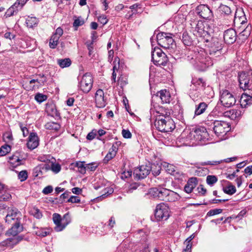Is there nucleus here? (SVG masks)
<instances>
[{"label": "nucleus", "instance_id": "37998d69", "mask_svg": "<svg viewBox=\"0 0 252 252\" xmlns=\"http://www.w3.org/2000/svg\"><path fill=\"white\" fill-rule=\"evenodd\" d=\"M169 189L165 188L160 189V196L159 199L160 200L165 201V198H167Z\"/></svg>", "mask_w": 252, "mask_h": 252}, {"label": "nucleus", "instance_id": "6e6d98bb", "mask_svg": "<svg viewBox=\"0 0 252 252\" xmlns=\"http://www.w3.org/2000/svg\"><path fill=\"white\" fill-rule=\"evenodd\" d=\"M115 156L114 155V153H112L109 152L103 159L104 163H107L110 159L113 158Z\"/></svg>", "mask_w": 252, "mask_h": 252}, {"label": "nucleus", "instance_id": "864d4df0", "mask_svg": "<svg viewBox=\"0 0 252 252\" xmlns=\"http://www.w3.org/2000/svg\"><path fill=\"white\" fill-rule=\"evenodd\" d=\"M151 192L152 193L154 197H158V199L159 198L160 189H157L156 188H153L151 189Z\"/></svg>", "mask_w": 252, "mask_h": 252}, {"label": "nucleus", "instance_id": "2eb2a0df", "mask_svg": "<svg viewBox=\"0 0 252 252\" xmlns=\"http://www.w3.org/2000/svg\"><path fill=\"white\" fill-rule=\"evenodd\" d=\"M151 169L150 166L143 165L134 170L133 175L138 180L144 179L149 175Z\"/></svg>", "mask_w": 252, "mask_h": 252}, {"label": "nucleus", "instance_id": "473e14b6", "mask_svg": "<svg viewBox=\"0 0 252 252\" xmlns=\"http://www.w3.org/2000/svg\"><path fill=\"white\" fill-rule=\"evenodd\" d=\"M53 220L54 223L56 224L55 229L56 231V228L58 226L62 227V219L60 215L54 213L53 215Z\"/></svg>", "mask_w": 252, "mask_h": 252}, {"label": "nucleus", "instance_id": "680f3d73", "mask_svg": "<svg viewBox=\"0 0 252 252\" xmlns=\"http://www.w3.org/2000/svg\"><path fill=\"white\" fill-rule=\"evenodd\" d=\"M114 190L112 188H106L105 189V193L101 195L100 197L104 198L106 196L112 194Z\"/></svg>", "mask_w": 252, "mask_h": 252}, {"label": "nucleus", "instance_id": "0eeeda50", "mask_svg": "<svg viewBox=\"0 0 252 252\" xmlns=\"http://www.w3.org/2000/svg\"><path fill=\"white\" fill-rule=\"evenodd\" d=\"M195 25L194 34L196 36L202 37L205 38L213 32V29L207 22L198 21Z\"/></svg>", "mask_w": 252, "mask_h": 252}, {"label": "nucleus", "instance_id": "423d86ee", "mask_svg": "<svg viewBox=\"0 0 252 252\" xmlns=\"http://www.w3.org/2000/svg\"><path fill=\"white\" fill-rule=\"evenodd\" d=\"M79 89L84 93H88L92 88L93 79L89 73L78 77Z\"/></svg>", "mask_w": 252, "mask_h": 252}, {"label": "nucleus", "instance_id": "ddd939ff", "mask_svg": "<svg viewBox=\"0 0 252 252\" xmlns=\"http://www.w3.org/2000/svg\"><path fill=\"white\" fill-rule=\"evenodd\" d=\"M219 11L221 16L225 21V24L230 25L233 21V15L232 11L230 6L225 4H221L219 7Z\"/></svg>", "mask_w": 252, "mask_h": 252}, {"label": "nucleus", "instance_id": "aec40b11", "mask_svg": "<svg viewBox=\"0 0 252 252\" xmlns=\"http://www.w3.org/2000/svg\"><path fill=\"white\" fill-rule=\"evenodd\" d=\"M175 127H155L152 129L153 135L157 134L161 136L164 137L167 134H170L174 129Z\"/></svg>", "mask_w": 252, "mask_h": 252}, {"label": "nucleus", "instance_id": "9d476101", "mask_svg": "<svg viewBox=\"0 0 252 252\" xmlns=\"http://www.w3.org/2000/svg\"><path fill=\"white\" fill-rule=\"evenodd\" d=\"M22 215L20 211L15 207H8L7 214L5 216V222L9 224H12L21 222Z\"/></svg>", "mask_w": 252, "mask_h": 252}, {"label": "nucleus", "instance_id": "cd10ccee", "mask_svg": "<svg viewBox=\"0 0 252 252\" xmlns=\"http://www.w3.org/2000/svg\"><path fill=\"white\" fill-rule=\"evenodd\" d=\"M62 219V227H60V226H58L56 228V231L59 232L62 231L71 221V219L68 213L65 214Z\"/></svg>", "mask_w": 252, "mask_h": 252}, {"label": "nucleus", "instance_id": "f03ea898", "mask_svg": "<svg viewBox=\"0 0 252 252\" xmlns=\"http://www.w3.org/2000/svg\"><path fill=\"white\" fill-rule=\"evenodd\" d=\"M12 226L9 229L6 235L7 236H13V237L7 238L0 243L2 247H13L14 245L18 244L23 239L22 236H17L19 233L23 230V226L21 222L11 224Z\"/></svg>", "mask_w": 252, "mask_h": 252}, {"label": "nucleus", "instance_id": "bb28decb", "mask_svg": "<svg viewBox=\"0 0 252 252\" xmlns=\"http://www.w3.org/2000/svg\"><path fill=\"white\" fill-rule=\"evenodd\" d=\"M230 127H213V131L217 136H224L228 132Z\"/></svg>", "mask_w": 252, "mask_h": 252}, {"label": "nucleus", "instance_id": "c9c22d12", "mask_svg": "<svg viewBox=\"0 0 252 252\" xmlns=\"http://www.w3.org/2000/svg\"><path fill=\"white\" fill-rule=\"evenodd\" d=\"M58 63L61 67L64 68L69 66L71 63V62L69 58H65L58 60Z\"/></svg>", "mask_w": 252, "mask_h": 252}, {"label": "nucleus", "instance_id": "7c9ffc66", "mask_svg": "<svg viewBox=\"0 0 252 252\" xmlns=\"http://www.w3.org/2000/svg\"><path fill=\"white\" fill-rule=\"evenodd\" d=\"M38 23V20L34 17H28L26 19V24L27 27L30 28H32L37 26Z\"/></svg>", "mask_w": 252, "mask_h": 252}, {"label": "nucleus", "instance_id": "4c0bfd02", "mask_svg": "<svg viewBox=\"0 0 252 252\" xmlns=\"http://www.w3.org/2000/svg\"><path fill=\"white\" fill-rule=\"evenodd\" d=\"M191 83L192 84L194 85L195 86H201L202 88L205 87L206 86V83L202 78H192L191 80Z\"/></svg>", "mask_w": 252, "mask_h": 252}, {"label": "nucleus", "instance_id": "f3484780", "mask_svg": "<svg viewBox=\"0 0 252 252\" xmlns=\"http://www.w3.org/2000/svg\"><path fill=\"white\" fill-rule=\"evenodd\" d=\"M237 34L233 29L226 30L223 33V38L225 43L231 44L234 43L236 40Z\"/></svg>", "mask_w": 252, "mask_h": 252}, {"label": "nucleus", "instance_id": "4be33fe9", "mask_svg": "<svg viewBox=\"0 0 252 252\" xmlns=\"http://www.w3.org/2000/svg\"><path fill=\"white\" fill-rule=\"evenodd\" d=\"M156 96H159L161 102L163 103H169L170 101V94L169 92L166 90H162L158 92Z\"/></svg>", "mask_w": 252, "mask_h": 252}, {"label": "nucleus", "instance_id": "dca6fc26", "mask_svg": "<svg viewBox=\"0 0 252 252\" xmlns=\"http://www.w3.org/2000/svg\"><path fill=\"white\" fill-rule=\"evenodd\" d=\"M96 106L99 108H103L107 104V99L104 97L102 90L98 89L95 94Z\"/></svg>", "mask_w": 252, "mask_h": 252}, {"label": "nucleus", "instance_id": "6e6552de", "mask_svg": "<svg viewBox=\"0 0 252 252\" xmlns=\"http://www.w3.org/2000/svg\"><path fill=\"white\" fill-rule=\"evenodd\" d=\"M239 82L241 89L252 91V72H242L239 74Z\"/></svg>", "mask_w": 252, "mask_h": 252}, {"label": "nucleus", "instance_id": "6ab92c4d", "mask_svg": "<svg viewBox=\"0 0 252 252\" xmlns=\"http://www.w3.org/2000/svg\"><path fill=\"white\" fill-rule=\"evenodd\" d=\"M39 145L38 137L36 133L31 132L29 136L27 143V147L30 150H33Z\"/></svg>", "mask_w": 252, "mask_h": 252}, {"label": "nucleus", "instance_id": "412c9836", "mask_svg": "<svg viewBox=\"0 0 252 252\" xmlns=\"http://www.w3.org/2000/svg\"><path fill=\"white\" fill-rule=\"evenodd\" d=\"M198 184L197 178L196 177H192L189 178L186 185L185 186L184 190L188 193H191L192 190L196 187Z\"/></svg>", "mask_w": 252, "mask_h": 252}, {"label": "nucleus", "instance_id": "3c124183", "mask_svg": "<svg viewBox=\"0 0 252 252\" xmlns=\"http://www.w3.org/2000/svg\"><path fill=\"white\" fill-rule=\"evenodd\" d=\"M3 139L6 142H8L12 140V135L10 132H7L3 134Z\"/></svg>", "mask_w": 252, "mask_h": 252}, {"label": "nucleus", "instance_id": "de8ad7c7", "mask_svg": "<svg viewBox=\"0 0 252 252\" xmlns=\"http://www.w3.org/2000/svg\"><path fill=\"white\" fill-rule=\"evenodd\" d=\"M18 176L21 181H24L28 178V173L26 170L21 171L19 173Z\"/></svg>", "mask_w": 252, "mask_h": 252}, {"label": "nucleus", "instance_id": "5fc2aeb1", "mask_svg": "<svg viewBox=\"0 0 252 252\" xmlns=\"http://www.w3.org/2000/svg\"><path fill=\"white\" fill-rule=\"evenodd\" d=\"M66 202H71V203H80V199L79 197L77 196H71L67 199Z\"/></svg>", "mask_w": 252, "mask_h": 252}, {"label": "nucleus", "instance_id": "20e7f679", "mask_svg": "<svg viewBox=\"0 0 252 252\" xmlns=\"http://www.w3.org/2000/svg\"><path fill=\"white\" fill-rule=\"evenodd\" d=\"M231 23H233L236 27L242 28L243 31L240 33V36H244L247 37L250 34L251 28L248 27L245 28L247 18L242 8H237L236 9Z\"/></svg>", "mask_w": 252, "mask_h": 252}, {"label": "nucleus", "instance_id": "052dcab7", "mask_svg": "<svg viewBox=\"0 0 252 252\" xmlns=\"http://www.w3.org/2000/svg\"><path fill=\"white\" fill-rule=\"evenodd\" d=\"M252 98V93L250 94H244L242 95L241 101H247Z\"/></svg>", "mask_w": 252, "mask_h": 252}, {"label": "nucleus", "instance_id": "79ce46f5", "mask_svg": "<svg viewBox=\"0 0 252 252\" xmlns=\"http://www.w3.org/2000/svg\"><path fill=\"white\" fill-rule=\"evenodd\" d=\"M11 148L8 145H4L0 148V156H4L10 151Z\"/></svg>", "mask_w": 252, "mask_h": 252}, {"label": "nucleus", "instance_id": "4d7b16f0", "mask_svg": "<svg viewBox=\"0 0 252 252\" xmlns=\"http://www.w3.org/2000/svg\"><path fill=\"white\" fill-rule=\"evenodd\" d=\"M51 169L53 172L57 173L61 170V167L59 164H52Z\"/></svg>", "mask_w": 252, "mask_h": 252}, {"label": "nucleus", "instance_id": "69168bd1", "mask_svg": "<svg viewBox=\"0 0 252 252\" xmlns=\"http://www.w3.org/2000/svg\"><path fill=\"white\" fill-rule=\"evenodd\" d=\"M197 189L198 192L202 195H205L206 192V189L202 185H199V186L197 187Z\"/></svg>", "mask_w": 252, "mask_h": 252}, {"label": "nucleus", "instance_id": "9b49d317", "mask_svg": "<svg viewBox=\"0 0 252 252\" xmlns=\"http://www.w3.org/2000/svg\"><path fill=\"white\" fill-rule=\"evenodd\" d=\"M169 207L164 203L157 205L155 211V216L157 221L165 220L169 217Z\"/></svg>", "mask_w": 252, "mask_h": 252}, {"label": "nucleus", "instance_id": "774afa93", "mask_svg": "<svg viewBox=\"0 0 252 252\" xmlns=\"http://www.w3.org/2000/svg\"><path fill=\"white\" fill-rule=\"evenodd\" d=\"M118 84L120 85L122 87L123 86L126 85L127 84V82L123 79V78L122 76L119 77L118 80Z\"/></svg>", "mask_w": 252, "mask_h": 252}, {"label": "nucleus", "instance_id": "09e8293b", "mask_svg": "<svg viewBox=\"0 0 252 252\" xmlns=\"http://www.w3.org/2000/svg\"><path fill=\"white\" fill-rule=\"evenodd\" d=\"M222 211V210L221 209H215L210 210L207 213V216H213L219 214L221 213Z\"/></svg>", "mask_w": 252, "mask_h": 252}, {"label": "nucleus", "instance_id": "c03bdc74", "mask_svg": "<svg viewBox=\"0 0 252 252\" xmlns=\"http://www.w3.org/2000/svg\"><path fill=\"white\" fill-rule=\"evenodd\" d=\"M152 169L151 171L155 176L158 175L160 173L161 167L159 165H156L155 164L151 166Z\"/></svg>", "mask_w": 252, "mask_h": 252}, {"label": "nucleus", "instance_id": "a878e982", "mask_svg": "<svg viewBox=\"0 0 252 252\" xmlns=\"http://www.w3.org/2000/svg\"><path fill=\"white\" fill-rule=\"evenodd\" d=\"M20 5V0H17L16 2L9 7L5 14L6 17H9L13 16L15 13H17L18 11V7Z\"/></svg>", "mask_w": 252, "mask_h": 252}, {"label": "nucleus", "instance_id": "1a4fd4ad", "mask_svg": "<svg viewBox=\"0 0 252 252\" xmlns=\"http://www.w3.org/2000/svg\"><path fill=\"white\" fill-rule=\"evenodd\" d=\"M152 60L155 65L165 66L168 59L161 49L155 47L152 51Z\"/></svg>", "mask_w": 252, "mask_h": 252}, {"label": "nucleus", "instance_id": "58836bf2", "mask_svg": "<svg viewBox=\"0 0 252 252\" xmlns=\"http://www.w3.org/2000/svg\"><path fill=\"white\" fill-rule=\"evenodd\" d=\"M84 161L76 162L75 166L78 167L79 172L81 174H85L86 171V164H85Z\"/></svg>", "mask_w": 252, "mask_h": 252}, {"label": "nucleus", "instance_id": "f704fd0d", "mask_svg": "<svg viewBox=\"0 0 252 252\" xmlns=\"http://www.w3.org/2000/svg\"><path fill=\"white\" fill-rule=\"evenodd\" d=\"M207 105L205 102H201L196 108L195 110V115H199L204 113L206 110Z\"/></svg>", "mask_w": 252, "mask_h": 252}, {"label": "nucleus", "instance_id": "4468645a", "mask_svg": "<svg viewBox=\"0 0 252 252\" xmlns=\"http://www.w3.org/2000/svg\"><path fill=\"white\" fill-rule=\"evenodd\" d=\"M196 13L203 19L211 20L214 17V14L210 7L206 4L198 5L195 10Z\"/></svg>", "mask_w": 252, "mask_h": 252}, {"label": "nucleus", "instance_id": "39448f33", "mask_svg": "<svg viewBox=\"0 0 252 252\" xmlns=\"http://www.w3.org/2000/svg\"><path fill=\"white\" fill-rule=\"evenodd\" d=\"M156 37L158 43L160 46L169 50L171 53L174 51L176 45L172 34L164 32H158Z\"/></svg>", "mask_w": 252, "mask_h": 252}, {"label": "nucleus", "instance_id": "bf43d9fd", "mask_svg": "<svg viewBox=\"0 0 252 252\" xmlns=\"http://www.w3.org/2000/svg\"><path fill=\"white\" fill-rule=\"evenodd\" d=\"M98 20L103 25H105L107 23L108 20L105 15H102L98 17Z\"/></svg>", "mask_w": 252, "mask_h": 252}, {"label": "nucleus", "instance_id": "a211bd4d", "mask_svg": "<svg viewBox=\"0 0 252 252\" xmlns=\"http://www.w3.org/2000/svg\"><path fill=\"white\" fill-rule=\"evenodd\" d=\"M51 166L45 163H41L36 166L33 170V173L35 177H40L44 174L50 170Z\"/></svg>", "mask_w": 252, "mask_h": 252}, {"label": "nucleus", "instance_id": "c756f323", "mask_svg": "<svg viewBox=\"0 0 252 252\" xmlns=\"http://www.w3.org/2000/svg\"><path fill=\"white\" fill-rule=\"evenodd\" d=\"M180 196L177 193L169 190L167 198L165 199V201L175 202L178 200Z\"/></svg>", "mask_w": 252, "mask_h": 252}, {"label": "nucleus", "instance_id": "c85d7f7f", "mask_svg": "<svg viewBox=\"0 0 252 252\" xmlns=\"http://www.w3.org/2000/svg\"><path fill=\"white\" fill-rule=\"evenodd\" d=\"M51 230L48 228H37L34 231L35 234L40 237H45L50 234Z\"/></svg>", "mask_w": 252, "mask_h": 252}, {"label": "nucleus", "instance_id": "a18cd8bd", "mask_svg": "<svg viewBox=\"0 0 252 252\" xmlns=\"http://www.w3.org/2000/svg\"><path fill=\"white\" fill-rule=\"evenodd\" d=\"M121 143L120 141L116 142L112 145L109 152L112 153H114V155L116 156L117 151L118 150V147L121 145Z\"/></svg>", "mask_w": 252, "mask_h": 252}, {"label": "nucleus", "instance_id": "2f4dec72", "mask_svg": "<svg viewBox=\"0 0 252 252\" xmlns=\"http://www.w3.org/2000/svg\"><path fill=\"white\" fill-rule=\"evenodd\" d=\"M182 41L186 46H191L192 44V38L189 36L188 33L186 32H183L182 35Z\"/></svg>", "mask_w": 252, "mask_h": 252}, {"label": "nucleus", "instance_id": "f8f14e48", "mask_svg": "<svg viewBox=\"0 0 252 252\" xmlns=\"http://www.w3.org/2000/svg\"><path fill=\"white\" fill-rule=\"evenodd\" d=\"M220 101L225 107H230L236 103V98L234 95L228 90L222 91L220 94Z\"/></svg>", "mask_w": 252, "mask_h": 252}, {"label": "nucleus", "instance_id": "0e129e2a", "mask_svg": "<svg viewBox=\"0 0 252 252\" xmlns=\"http://www.w3.org/2000/svg\"><path fill=\"white\" fill-rule=\"evenodd\" d=\"M84 23V22L82 20H80L79 19H75L73 23V26L75 27H78L79 26H82Z\"/></svg>", "mask_w": 252, "mask_h": 252}, {"label": "nucleus", "instance_id": "603ef678", "mask_svg": "<svg viewBox=\"0 0 252 252\" xmlns=\"http://www.w3.org/2000/svg\"><path fill=\"white\" fill-rule=\"evenodd\" d=\"M139 186V184L138 183H134L131 184L128 187L127 192L128 193H131L134 190L136 189Z\"/></svg>", "mask_w": 252, "mask_h": 252}, {"label": "nucleus", "instance_id": "5701e85b", "mask_svg": "<svg viewBox=\"0 0 252 252\" xmlns=\"http://www.w3.org/2000/svg\"><path fill=\"white\" fill-rule=\"evenodd\" d=\"M237 159V157H232L230 158H226L224 160H213V161H206L202 162L201 163V165L202 166H205L208 165H216L221 163L222 161H224L225 162H230L233 161H235Z\"/></svg>", "mask_w": 252, "mask_h": 252}, {"label": "nucleus", "instance_id": "49530a36", "mask_svg": "<svg viewBox=\"0 0 252 252\" xmlns=\"http://www.w3.org/2000/svg\"><path fill=\"white\" fill-rule=\"evenodd\" d=\"M47 97L46 95L42 94H37L35 95V99L39 103H41L47 99Z\"/></svg>", "mask_w": 252, "mask_h": 252}, {"label": "nucleus", "instance_id": "a19ab883", "mask_svg": "<svg viewBox=\"0 0 252 252\" xmlns=\"http://www.w3.org/2000/svg\"><path fill=\"white\" fill-rule=\"evenodd\" d=\"M218 181V178L214 175H208L206 178L207 183L211 186H213Z\"/></svg>", "mask_w": 252, "mask_h": 252}, {"label": "nucleus", "instance_id": "b1692460", "mask_svg": "<svg viewBox=\"0 0 252 252\" xmlns=\"http://www.w3.org/2000/svg\"><path fill=\"white\" fill-rule=\"evenodd\" d=\"M23 159L20 152H16L14 155L9 157L10 162L12 164H15V166L19 165L21 164V161Z\"/></svg>", "mask_w": 252, "mask_h": 252}, {"label": "nucleus", "instance_id": "13d9d810", "mask_svg": "<svg viewBox=\"0 0 252 252\" xmlns=\"http://www.w3.org/2000/svg\"><path fill=\"white\" fill-rule=\"evenodd\" d=\"M123 136L125 138H130L131 137V133L128 129H123L122 131Z\"/></svg>", "mask_w": 252, "mask_h": 252}, {"label": "nucleus", "instance_id": "393cba45", "mask_svg": "<svg viewBox=\"0 0 252 252\" xmlns=\"http://www.w3.org/2000/svg\"><path fill=\"white\" fill-rule=\"evenodd\" d=\"M45 110L49 115L52 117H58L60 115L55 105L53 103H47L46 105Z\"/></svg>", "mask_w": 252, "mask_h": 252}, {"label": "nucleus", "instance_id": "e2e57ef3", "mask_svg": "<svg viewBox=\"0 0 252 252\" xmlns=\"http://www.w3.org/2000/svg\"><path fill=\"white\" fill-rule=\"evenodd\" d=\"M53 190V189L52 186H48L44 188V189L42 190L43 193L44 194H48L49 193H51Z\"/></svg>", "mask_w": 252, "mask_h": 252}, {"label": "nucleus", "instance_id": "7ed1b4c3", "mask_svg": "<svg viewBox=\"0 0 252 252\" xmlns=\"http://www.w3.org/2000/svg\"><path fill=\"white\" fill-rule=\"evenodd\" d=\"M210 138L209 134L205 127L192 128L187 138L190 140L191 145H204Z\"/></svg>", "mask_w": 252, "mask_h": 252}, {"label": "nucleus", "instance_id": "f257e3e1", "mask_svg": "<svg viewBox=\"0 0 252 252\" xmlns=\"http://www.w3.org/2000/svg\"><path fill=\"white\" fill-rule=\"evenodd\" d=\"M222 44L221 40L217 38H213L208 46L206 53L204 50H199L194 47L192 49L187 50L186 55L187 60L199 71H204L207 67L213 64L212 59L220 56L221 54Z\"/></svg>", "mask_w": 252, "mask_h": 252}, {"label": "nucleus", "instance_id": "72a5a7b5", "mask_svg": "<svg viewBox=\"0 0 252 252\" xmlns=\"http://www.w3.org/2000/svg\"><path fill=\"white\" fill-rule=\"evenodd\" d=\"M163 166L165 167L166 171L171 175H174L177 173L176 172V167L171 164L165 162L163 164Z\"/></svg>", "mask_w": 252, "mask_h": 252}, {"label": "nucleus", "instance_id": "e433bc0d", "mask_svg": "<svg viewBox=\"0 0 252 252\" xmlns=\"http://www.w3.org/2000/svg\"><path fill=\"white\" fill-rule=\"evenodd\" d=\"M59 38L60 37H59V36H57L56 35L53 34L50 39V47L53 49L55 48L58 44Z\"/></svg>", "mask_w": 252, "mask_h": 252}, {"label": "nucleus", "instance_id": "8fccbe9b", "mask_svg": "<svg viewBox=\"0 0 252 252\" xmlns=\"http://www.w3.org/2000/svg\"><path fill=\"white\" fill-rule=\"evenodd\" d=\"M97 135V130L94 129L91 132H89L87 136V139L89 140H92Z\"/></svg>", "mask_w": 252, "mask_h": 252}, {"label": "nucleus", "instance_id": "338daca9", "mask_svg": "<svg viewBox=\"0 0 252 252\" xmlns=\"http://www.w3.org/2000/svg\"><path fill=\"white\" fill-rule=\"evenodd\" d=\"M70 194V192L68 190H66L63 193L61 196H60V198L61 199H62V202H63V201H64V200L68 198L69 194Z\"/></svg>", "mask_w": 252, "mask_h": 252}, {"label": "nucleus", "instance_id": "ea45409f", "mask_svg": "<svg viewBox=\"0 0 252 252\" xmlns=\"http://www.w3.org/2000/svg\"><path fill=\"white\" fill-rule=\"evenodd\" d=\"M223 190L224 192L226 194L232 195L236 192V189L234 186L229 185L227 187L224 188L223 189Z\"/></svg>", "mask_w": 252, "mask_h": 252}]
</instances>
